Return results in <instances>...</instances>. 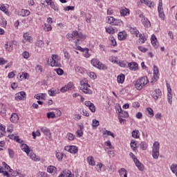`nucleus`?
<instances>
[{
    "mask_svg": "<svg viewBox=\"0 0 177 177\" xmlns=\"http://www.w3.org/2000/svg\"><path fill=\"white\" fill-rule=\"evenodd\" d=\"M147 84H149V79L147 78V76H144L136 82L135 87L138 91H142L143 86L147 85Z\"/></svg>",
    "mask_w": 177,
    "mask_h": 177,
    "instance_id": "obj_1",
    "label": "nucleus"
},
{
    "mask_svg": "<svg viewBox=\"0 0 177 177\" xmlns=\"http://www.w3.org/2000/svg\"><path fill=\"white\" fill-rule=\"evenodd\" d=\"M89 88H91V85H89V84L86 83L84 80L80 81V89L83 92V93H85L86 95H92L93 91H92Z\"/></svg>",
    "mask_w": 177,
    "mask_h": 177,
    "instance_id": "obj_2",
    "label": "nucleus"
},
{
    "mask_svg": "<svg viewBox=\"0 0 177 177\" xmlns=\"http://www.w3.org/2000/svg\"><path fill=\"white\" fill-rule=\"evenodd\" d=\"M152 156L155 160H157L158 156H160V143H158V142H155L153 143Z\"/></svg>",
    "mask_w": 177,
    "mask_h": 177,
    "instance_id": "obj_3",
    "label": "nucleus"
},
{
    "mask_svg": "<svg viewBox=\"0 0 177 177\" xmlns=\"http://www.w3.org/2000/svg\"><path fill=\"white\" fill-rule=\"evenodd\" d=\"M139 18L141 19V21L145 27H150V21L145 17L143 13L139 15Z\"/></svg>",
    "mask_w": 177,
    "mask_h": 177,
    "instance_id": "obj_4",
    "label": "nucleus"
},
{
    "mask_svg": "<svg viewBox=\"0 0 177 177\" xmlns=\"http://www.w3.org/2000/svg\"><path fill=\"white\" fill-rule=\"evenodd\" d=\"M41 131L46 136H47V140H52V133H50V130L46 127H42Z\"/></svg>",
    "mask_w": 177,
    "mask_h": 177,
    "instance_id": "obj_5",
    "label": "nucleus"
},
{
    "mask_svg": "<svg viewBox=\"0 0 177 177\" xmlns=\"http://www.w3.org/2000/svg\"><path fill=\"white\" fill-rule=\"evenodd\" d=\"M64 150H66V151H69V153H71V154L78 153V148L75 146H66L65 147Z\"/></svg>",
    "mask_w": 177,
    "mask_h": 177,
    "instance_id": "obj_6",
    "label": "nucleus"
},
{
    "mask_svg": "<svg viewBox=\"0 0 177 177\" xmlns=\"http://www.w3.org/2000/svg\"><path fill=\"white\" fill-rule=\"evenodd\" d=\"M162 95V93H161V90L160 89H156L152 93V97L154 99V100H158V98L161 97Z\"/></svg>",
    "mask_w": 177,
    "mask_h": 177,
    "instance_id": "obj_7",
    "label": "nucleus"
},
{
    "mask_svg": "<svg viewBox=\"0 0 177 177\" xmlns=\"http://www.w3.org/2000/svg\"><path fill=\"white\" fill-rule=\"evenodd\" d=\"M26 99V92L21 91L15 95V100H23Z\"/></svg>",
    "mask_w": 177,
    "mask_h": 177,
    "instance_id": "obj_8",
    "label": "nucleus"
},
{
    "mask_svg": "<svg viewBox=\"0 0 177 177\" xmlns=\"http://www.w3.org/2000/svg\"><path fill=\"white\" fill-rule=\"evenodd\" d=\"M134 162L136 164V167H137L139 171H144L145 166H143V164H142V162H140L138 158L134 159Z\"/></svg>",
    "mask_w": 177,
    "mask_h": 177,
    "instance_id": "obj_9",
    "label": "nucleus"
},
{
    "mask_svg": "<svg viewBox=\"0 0 177 177\" xmlns=\"http://www.w3.org/2000/svg\"><path fill=\"white\" fill-rule=\"evenodd\" d=\"M121 16L125 17L129 15V9L126 7H122L120 10Z\"/></svg>",
    "mask_w": 177,
    "mask_h": 177,
    "instance_id": "obj_10",
    "label": "nucleus"
},
{
    "mask_svg": "<svg viewBox=\"0 0 177 177\" xmlns=\"http://www.w3.org/2000/svg\"><path fill=\"white\" fill-rule=\"evenodd\" d=\"M172 91V89H171V88L167 86V100L169 103V104H172V93H171Z\"/></svg>",
    "mask_w": 177,
    "mask_h": 177,
    "instance_id": "obj_11",
    "label": "nucleus"
},
{
    "mask_svg": "<svg viewBox=\"0 0 177 177\" xmlns=\"http://www.w3.org/2000/svg\"><path fill=\"white\" fill-rule=\"evenodd\" d=\"M129 67L131 71H136L138 70V63L136 62H131L129 63Z\"/></svg>",
    "mask_w": 177,
    "mask_h": 177,
    "instance_id": "obj_12",
    "label": "nucleus"
},
{
    "mask_svg": "<svg viewBox=\"0 0 177 177\" xmlns=\"http://www.w3.org/2000/svg\"><path fill=\"white\" fill-rule=\"evenodd\" d=\"M21 150L25 151V153H26V154H30V147L26 144H21Z\"/></svg>",
    "mask_w": 177,
    "mask_h": 177,
    "instance_id": "obj_13",
    "label": "nucleus"
},
{
    "mask_svg": "<svg viewBox=\"0 0 177 177\" xmlns=\"http://www.w3.org/2000/svg\"><path fill=\"white\" fill-rule=\"evenodd\" d=\"M118 111L119 115H120V117H122L124 118H128V117H129V114L127 111H122L121 108L120 109V110H118Z\"/></svg>",
    "mask_w": 177,
    "mask_h": 177,
    "instance_id": "obj_14",
    "label": "nucleus"
},
{
    "mask_svg": "<svg viewBox=\"0 0 177 177\" xmlns=\"http://www.w3.org/2000/svg\"><path fill=\"white\" fill-rule=\"evenodd\" d=\"M11 122H17L19 121V115L17 113H12L10 118Z\"/></svg>",
    "mask_w": 177,
    "mask_h": 177,
    "instance_id": "obj_15",
    "label": "nucleus"
},
{
    "mask_svg": "<svg viewBox=\"0 0 177 177\" xmlns=\"http://www.w3.org/2000/svg\"><path fill=\"white\" fill-rule=\"evenodd\" d=\"M19 16H21L22 17H24L26 16H29L30 15V11L26 9H22L19 12Z\"/></svg>",
    "mask_w": 177,
    "mask_h": 177,
    "instance_id": "obj_16",
    "label": "nucleus"
},
{
    "mask_svg": "<svg viewBox=\"0 0 177 177\" xmlns=\"http://www.w3.org/2000/svg\"><path fill=\"white\" fill-rule=\"evenodd\" d=\"M117 81L118 84H124V81H125V75L124 74H120L117 77Z\"/></svg>",
    "mask_w": 177,
    "mask_h": 177,
    "instance_id": "obj_17",
    "label": "nucleus"
},
{
    "mask_svg": "<svg viewBox=\"0 0 177 177\" xmlns=\"http://www.w3.org/2000/svg\"><path fill=\"white\" fill-rule=\"evenodd\" d=\"M156 41H157V37H156V35H152L151 37V42L152 45L157 48H158V46L157 45L158 42H156Z\"/></svg>",
    "mask_w": 177,
    "mask_h": 177,
    "instance_id": "obj_18",
    "label": "nucleus"
},
{
    "mask_svg": "<svg viewBox=\"0 0 177 177\" xmlns=\"http://www.w3.org/2000/svg\"><path fill=\"white\" fill-rule=\"evenodd\" d=\"M50 63L49 64L51 67H60V66H62V64H60V63H59V61L57 60H50Z\"/></svg>",
    "mask_w": 177,
    "mask_h": 177,
    "instance_id": "obj_19",
    "label": "nucleus"
},
{
    "mask_svg": "<svg viewBox=\"0 0 177 177\" xmlns=\"http://www.w3.org/2000/svg\"><path fill=\"white\" fill-rule=\"evenodd\" d=\"M118 39L120 41H124V39H127V35L125 34V32H120L118 34Z\"/></svg>",
    "mask_w": 177,
    "mask_h": 177,
    "instance_id": "obj_20",
    "label": "nucleus"
},
{
    "mask_svg": "<svg viewBox=\"0 0 177 177\" xmlns=\"http://www.w3.org/2000/svg\"><path fill=\"white\" fill-rule=\"evenodd\" d=\"M24 39L22 40L23 44H26V41L31 42V36H29L28 34L24 33L23 35Z\"/></svg>",
    "mask_w": 177,
    "mask_h": 177,
    "instance_id": "obj_21",
    "label": "nucleus"
},
{
    "mask_svg": "<svg viewBox=\"0 0 177 177\" xmlns=\"http://www.w3.org/2000/svg\"><path fill=\"white\" fill-rule=\"evenodd\" d=\"M129 31L131 32V34L136 35V37H138L139 35V30H138L136 28H130Z\"/></svg>",
    "mask_w": 177,
    "mask_h": 177,
    "instance_id": "obj_22",
    "label": "nucleus"
},
{
    "mask_svg": "<svg viewBox=\"0 0 177 177\" xmlns=\"http://www.w3.org/2000/svg\"><path fill=\"white\" fill-rule=\"evenodd\" d=\"M63 174H64V176H66V177H74V174H73L71 173V171L68 169H65L64 171H63Z\"/></svg>",
    "mask_w": 177,
    "mask_h": 177,
    "instance_id": "obj_23",
    "label": "nucleus"
},
{
    "mask_svg": "<svg viewBox=\"0 0 177 177\" xmlns=\"http://www.w3.org/2000/svg\"><path fill=\"white\" fill-rule=\"evenodd\" d=\"M46 96V94L45 93H39V94H36L35 95V98L37 99V100H39L40 99H42L44 100H45Z\"/></svg>",
    "mask_w": 177,
    "mask_h": 177,
    "instance_id": "obj_24",
    "label": "nucleus"
},
{
    "mask_svg": "<svg viewBox=\"0 0 177 177\" xmlns=\"http://www.w3.org/2000/svg\"><path fill=\"white\" fill-rule=\"evenodd\" d=\"M170 169L173 172V174H175V175L177 177V165L176 164H172L170 167Z\"/></svg>",
    "mask_w": 177,
    "mask_h": 177,
    "instance_id": "obj_25",
    "label": "nucleus"
},
{
    "mask_svg": "<svg viewBox=\"0 0 177 177\" xmlns=\"http://www.w3.org/2000/svg\"><path fill=\"white\" fill-rule=\"evenodd\" d=\"M87 161L89 164V165H91L92 167H93V165H95V159L93 158V156H88L87 158Z\"/></svg>",
    "mask_w": 177,
    "mask_h": 177,
    "instance_id": "obj_26",
    "label": "nucleus"
},
{
    "mask_svg": "<svg viewBox=\"0 0 177 177\" xmlns=\"http://www.w3.org/2000/svg\"><path fill=\"white\" fill-rule=\"evenodd\" d=\"M0 114H6V105L3 104L0 105Z\"/></svg>",
    "mask_w": 177,
    "mask_h": 177,
    "instance_id": "obj_27",
    "label": "nucleus"
},
{
    "mask_svg": "<svg viewBox=\"0 0 177 177\" xmlns=\"http://www.w3.org/2000/svg\"><path fill=\"white\" fill-rule=\"evenodd\" d=\"M147 39L142 34L139 35V44H145Z\"/></svg>",
    "mask_w": 177,
    "mask_h": 177,
    "instance_id": "obj_28",
    "label": "nucleus"
},
{
    "mask_svg": "<svg viewBox=\"0 0 177 177\" xmlns=\"http://www.w3.org/2000/svg\"><path fill=\"white\" fill-rule=\"evenodd\" d=\"M43 28L44 31H50L52 30V26H50L49 24H44L43 25Z\"/></svg>",
    "mask_w": 177,
    "mask_h": 177,
    "instance_id": "obj_29",
    "label": "nucleus"
},
{
    "mask_svg": "<svg viewBox=\"0 0 177 177\" xmlns=\"http://www.w3.org/2000/svg\"><path fill=\"white\" fill-rule=\"evenodd\" d=\"M75 71L77 73H79L80 74H84V73H85V68H84L81 66H76Z\"/></svg>",
    "mask_w": 177,
    "mask_h": 177,
    "instance_id": "obj_30",
    "label": "nucleus"
},
{
    "mask_svg": "<svg viewBox=\"0 0 177 177\" xmlns=\"http://www.w3.org/2000/svg\"><path fill=\"white\" fill-rule=\"evenodd\" d=\"M100 64V62L97 59H93L91 60V64H93V67H97Z\"/></svg>",
    "mask_w": 177,
    "mask_h": 177,
    "instance_id": "obj_31",
    "label": "nucleus"
},
{
    "mask_svg": "<svg viewBox=\"0 0 177 177\" xmlns=\"http://www.w3.org/2000/svg\"><path fill=\"white\" fill-rule=\"evenodd\" d=\"M158 13L161 12H164V8H162V0H159V4L158 6Z\"/></svg>",
    "mask_w": 177,
    "mask_h": 177,
    "instance_id": "obj_32",
    "label": "nucleus"
},
{
    "mask_svg": "<svg viewBox=\"0 0 177 177\" xmlns=\"http://www.w3.org/2000/svg\"><path fill=\"white\" fill-rule=\"evenodd\" d=\"M138 133L139 130H133L131 133L132 138H134V139H139V136H138Z\"/></svg>",
    "mask_w": 177,
    "mask_h": 177,
    "instance_id": "obj_33",
    "label": "nucleus"
},
{
    "mask_svg": "<svg viewBox=\"0 0 177 177\" xmlns=\"http://www.w3.org/2000/svg\"><path fill=\"white\" fill-rule=\"evenodd\" d=\"M5 48L6 50H7L8 52H12V50H13V44L9 45L8 44H6Z\"/></svg>",
    "mask_w": 177,
    "mask_h": 177,
    "instance_id": "obj_34",
    "label": "nucleus"
},
{
    "mask_svg": "<svg viewBox=\"0 0 177 177\" xmlns=\"http://www.w3.org/2000/svg\"><path fill=\"white\" fill-rule=\"evenodd\" d=\"M130 146L133 149V151L138 149V147H136V141L133 140H131Z\"/></svg>",
    "mask_w": 177,
    "mask_h": 177,
    "instance_id": "obj_35",
    "label": "nucleus"
},
{
    "mask_svg": "<svg viewBox=\"0 0 177 177\" xmlns=\"http://www.w3.org/2000/svg\"><path fill=\"white\" fill-rule=\"evenodd\" d=\"M97 68H99V70H107V66L100 62L99 65L97 66Z\"/></svg>",
    "mask_w": 177,
    "mask_h": 177,
    "instance_id": "obj_36",
    "label": "nucleus"
},
{
    "mask_svg": "<svg viewBox=\"0 0 177 177\" xmlns=\"http://www.w3.org/2000/svg\"><path fill=\"white\" fill-rule=\"evenodd\" d=\"M68 91H73L74 89V84L73 82H69L67 85H65Z\"/></svg>",
    "mask_w": 177,
    "mask_h": 177,
    "instance_id": "obj_37",
    "label": "nucleus"
},
{
    "mask_svg": "<svg viewBox=\"0 0 177 177\" xmlns=\"http://www.w3.org/2000/svg\"><path fill=\"white\" fill-rule=\"evenodd\" d=\"M37 48H42L44 46V41L42 40H37L35 44Z\"/></svg>",
    "mask_w": 177,
    "mask_h": 177,
    "instance_id": "obj_38",
    "label": "nucleus"
},
{
    "mask_svg": "<svg viewBox=\"0 0 177 177\" xmlns=\"http://www.w3.org/2000/svg\"><path fill=\"white\" fill-rule=\"evenodd\" d=\"M103 135H107V136H112V138H115L114 133H111V131L106 130L103 131Z\"/></svg>",
    "mask_w": 177,
    "mask_h": 177,
    "instance_id": "obj_39",
    "label": "nucleus"
},
{
    "mask_svg": "<svg viewBox=\"0 0 177 177\" xmlns=\"http://www.w3.org/2000/svg\"><path fill=\"white\" fill-rule=\"evenodd\" d=\"M82 129H84V127L80 126V129L76 131V134L79 136V138H81V136L84 135V132H82Z\"/></svg>",
    "mask_w": 177,
    "mask_h": 177,
    "instance_id": "obj_40",
    "label": "nucleus"
},
{
    "mask_svg": "<svg viewBox=\"0 0 177 177\" xmlns=\"http://www.w3.org/2000/svg\"><path fill=\"white\" fill-rule=\"evenodd\" d=\"M140 147L142 149V150H147V144L145 142H141L140 144Z\"/></svg>",
    "mask_w": 177,
    "mask_h": 177,
    "instance_id": "obj_41",
    "label": "nucleus"
},
{
    "mask_svg": "<svg viewBox=\"0 0 177 177\" xmlns=\"http://www.w3.org/2000/svg\"><path fill=\"white\" fill-rule=\"evenodd\" d=\"M53 171H56V167L54 166H49L47 168V171L49 172V174H53Z\"/></svg>",
    "mask_w": 177,
    "mask_h": 177,
    "instance_id": "obj_42",
    "label": "nucleus"
},
{
    "mask_svg": "<svg viewBox=\"0 0 177 177\" xmlns=\"http://www.w3.org/2000/svg\"><path fill=\"white\" fill-rule=\"evenodd\" d=\"M56 158H57V160H59V161H62V160H63V153L60 152H57Z\"/></svg>",
    "mask_w": 177,
    "mask_h": 177,
    "instance_id": "obj_43",
    "label": "nucleus"
},
{
    "mask_svg": "<svg viewBox=\"0 0 177 177\" xmlns=\"http://www.w3.org/2000/svg\"><path fill=\"white\" fill-rule=\"evenodd\" d=\"M48 95H50V96H56V90L52 88L50 90H48Z\"/></svg>",
    "mask_w": 177,
    "mask_h": 177,
    "instance_id": "obj_44",
    "label": "nucleus"
},
{
    "mask_svg": "<svg viewBox=\"0 0 177 177\" xmlns=\"http://www.w3.org/2000/svg\"><path fill=\"white\" fill-rule=\"evenodd\" d=\"M30 158H32L33 161H39V158L37 157V155L35 153H30Z\"/></svg>",
    "mask_w": 177,
    "mask_h": 177,
    "instance_id": "obj_45",
    "label": "nucleus"
},
{
    "mask_svg": "<svg viewBox=\"0 0 177 177\" xmlns=\"http://www.w3.org/2000/svg\"><path fill=\"white\" fill-rule=\"evenodd\" d=\"M109 61H111V63L118 64V61H117V57H115L112 56V57H109Z\"/></svg>",
    "mask_w": 177,
    "mask_h": 177,
    "instance_id": "obj_46",
    "label": "nucleus"
},
{
    "mask_svg": "<svg viewBox=\"0 0 177 177\" xmlns=\"http://www.w3.org/2000/svg\"><path fill=\"white\" fill-rule=\"evenodd\" d=\"M106 31L108 34H114V32H115V30H114L113 28H106Z\"/></svg>",
    "mask_w": 177,
    "mask_h": 177,
    "instance_id": "obj_47",
    "label": "nucleus"
},
{
    "mask_svg": "<svg viewBox=\"0 0 177 177\" xmlns=\"http://www.w3.org/2000/svg\"><path fill=\"white\" fill-rule=\"evenodd\" d=\"M121 23H122V21H121V19H115L113 26H120Z\"/></svg>",
    "mask_w": 177,
    "mask_h": 177,
    "instance_id": "obj_48",
    "label": "nucleus"
},
{
    "mask_svg": "<svg viewBox=\"0 0 177 177\" xmlns=\"http://www.w3.org/2000/svg\"><path fill=\"white\" fill-rule=\"evenodd\" d=\"M32 135L33 136V139H35V138H37V136H41V132H39V131H37L36 132L33 131L32 133Z\"/></svg>",
    "mask_w": 177,
    "mask_h": 177,
    "instance_id": "obj_49",
    "label": "nucleus"
},
{
    "mask_svg": "<svg viewBox=\"0 0 177 177\" xmlns=\"http://www.w3.org/2000/svg\"><path fill=\"white\" fill-rule=\"evenodd\" d=\"M56 117V114L53 112H49L47 113V118H55Z\"/></svg>",
    "mask_w": 177,
    "mask_h": 177,
    "instance_id": "obj_50",
    "label": "nucleus"
},
{
    "mask_svg": "<svg viewBox=\"0 0 177 177\" xmlns=\"http://www.w3.org/2000/svg\"><path fill=\"white\" fill-rule=\"evenodd\" d=\"M114 20H115V19L113 17H108V23L109 24H111L113 26V23H114Z\"/></svg>",
    "mask_w": 177,
    "mask_h": 177,
    "instance_id": "obj_51",
    "label": "nucleus"
},
{
    "mask_svg": "<svg viewBox=\"0 0 177 177\" xmlns=\"http://www.w3.org/2000/svg\"><path fill=\"white\" fill-rule=\"evenodd\" d=\"M147 111L150 115L149 117H153L154 116V112L153 111V109L151 108H147Z\"/></svg>",
    "mask_w": 177,
    "mask_h": 177,
    "instance_id": "obj_52",
    "label": "nucleus"
},
{
    "mask_svg": "<svg viewBox=\"0 0 177 177\" xmlns=\"http://www.w3.org/2000/svg\"><path fill=\"white\" fill-rule=\"evenodd\" d=\"M57 74H58V75H63V74L64 73V71H63V69L59 68H57L55 70Z\"/></svg>",
    "mask_w": 177,
    "mask_h": 177,
    "instance_id": "obj_53",
    "label": "nucleus"
},
{
    "mask_svg": "<svg viewBox=\"0 0 177 177\" xmlns=\"http://www.w3.org/2000/svg\"><path fill=\"white\" fill-rule=\"evenodd\" d=\"M22 57L24 59H28V57H30V53L27 51H24L22 53Z\"/></svg>",
    "mask_w": 177,
    "mask_h": 177,
    "instance_id": "obj_54",
    "label": "nucleus"
},
{
    "mask_svg": "<svg viewBox=\"0 0 177 177\" xmlns=\"http://www.w3.org/2000/svg\"><path fill=\"white\" fill-rule=\"evenodd\" d=\"M88 109L92 113H95L96 111V108L95 107V104H93V103L88 106Z\"/></svg>",
    "mask_w": 177,
    "mask_h": 177,
    "instance_id": "obj_55",
    "label": "nucleus"
},
{
    "mask_svg": "<svg viewBox=\"0 0 177 177\" xmlns=\"http://www.w3.org/2000/svg\"><path fill=\"white\" fill-rule=\"evenodd\" d=\"M8 153L10 158H13L15 157V152L11 149H8Z\"/></svg>",
    "mask_w": 177,
    "mask_h": 177,
    "instance_id": "obj_56",
    "label": "nucleus"
},
{
    "mask_svg": "<svg viewBox=\"0 0 177 177\" xmlns=\"http://www.w3.org/2000/svg\"><path fill=\"white\" fill-rule=\"evenodd\" d=\"M145 5H147V6H149V8H151V6H154V3L149 1V0H147L145 1Z\"/></svg>",
    "mask_w": 177,
    "mask_h": 177,
    "instance_id": "obj_57",
    "label": "nucleus"
},
{
    "mask_svg": "<svg viewBox=\"0 0 177 177\" xmlns=\"http://www.w3.org/2000/svg\"><path fill=\"white\" fill-rule=\"evenodd\" d=\"M93 127H99L100 122L99 120H97L96 119L93 120Z\"/></svg>",
    "mask_w": 177,
    "mask_h": 177,
    "instance_id": "obj_58",
    "label": "nucleus"
},
{
    "mask_svg": "<svg viewBox=\"0 0 177 177\" xmlns=\"http://www.w3.org/2000/svg\"><path fill=\"white\" fill-rule=\"evenodd\" d=\"M138 48L140 50V52H143V53L147 52V48H145V47H143L142 46H139L138 47Z\"/></svg>",
    "mask_w": 177,
    "mask_h": 177,
    "instance_id": "obj_59",
    "label": "nucleus"
},
{
    "mask_svg": "<svg viewBox=\"0 0 177 177\" xmlns=\"http://www.w3.org/2000/svg\"><path fill=\"white\" fill-rule=\"evenodd\" d=\"M50 6L52 8V9H54V10H59V8H57V6H56V5H55V3L50 2Z\"/></svg>",
    "mask_w": 177,
    "mask_h": 177,
    "instance_id": "obj_60",
    "label": "nucleus"
},
{
    "mask_svg": "<svg viewBox=\"0 0 177 177\" xmlns=\"http://www.w3.org/2000/svg\"><path fill=\"white\" fill-rule=\"evenodd\" d=\"M67 138L68 140H74V135H73L71 133H69L67 134Z\"/></svg>",
    "mask_w": 177,
    "mask_h": 177,
    "instance_id": "obj_61",
    "label": "nucleus"
},
{
    "mask_svg": "<svg viewBox=\"0 0 177 177\" xmlns=\"http://www.w3.org/2000/svg\"><path fill=\"white\" fill-rule=\"evenodd\" d=\"M81 117H82V115H80V114H75L73 119H74L75 121H79V120H81Z\"/></svg>",
    "mask_w": 177,
    "mask_h": 177,
    "instance_id": "obj_62",
    "label": "nucleus"
},
{
    "mask_svg": "<svg viewBox=\"0 0 177 177\" xmlns=\"http://www.w3.org/2000/svg\"><path fill=\"white\" fill-rule=\"evenodd\" d=\"M125 173H127V169H125L124 168H122L120 170H119V174L120 176H124V174Z\"/></svg>",
    "mask_w": 177,
    "mask_h": 177,
    "instance_id": "obj_63",
    "label": "nucleus"
},
{
    "mask_svg": "<svg viewBox=\"0 0 177 177\" xmlns=\"http://www.w3.org/2000/svg\"><path fill=\"white\" fill-rule=\"evenodd\" d=\"M50 60H57L59 61V56L57 55H53Z\"/></svg>",
    "mask_w": 177,
    "mask_h": 177,
    "instance_id": "obj_64",
    "label": "nucleus"
}]
</instances>
